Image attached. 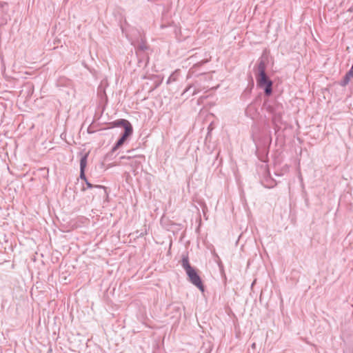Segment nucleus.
<instances>
[{"instance_id":"f257e3e1","label":"nucleus","mask_w":353,"mask_h":353,"mask_svg":"<svg viewBox=\"0 0 353 353\" xmlns=\"http://www.w3.org/2000/svg\"><path fill=\"white\" fill-rule=\"evenodd\" d=\"M181 265L185 270V272L189 278V281L193 285L196 286L201 292H203L204 285L202 283L201 277L196 272V270L190 265L188 256L183 255Z\"/></svg>"},{"instance_id":"f03ea898","label":"nucleus","mask_w":353,"mask_h":353,"mask_svg":"<svg viewBox=\"0 0 353 353\" xmlns=\"http://www.w3.org/2000/svg\"><path fill=\"white\" fill-rule=\"evenodd\" d=\"M115 126H123L124 128V132L114 146L112 148V151L113 152L124 144L127 139L132 135L133 132L132 125L128 120L125 119L117 120L115 122Z\"/></svg>"},{"instance_id":"7ed1b4c3","label":"nucleus","mask_w":353,"mask_h":353,"mask_svg":"<svg viewBox=\"0 0 353 353\" xmlns=\"http://www.w3.org/2000/svg\"><path fill=\"white\" fill-rule=\"evenodd\" d=\"M256 80L260 87H265V95L270 96L272 92V81L269 79L266 74H258Z\"/></svg>"},{"instance_id":"20e7f679","label":"nucleus","mask_w":353,"mask_h":353,"mask_svg":"<svg viewBox=\"0 0 353 353\" xmlns=\"http://www.w3.org/2000/svg\"><path fill=\"white\" fill-rule=\"evenodd\" d=\"M268 111L272 114V121L274 123L280 122L282 117V112L279 110L280 105H276V107L269 105Z\"/></svg>"},{"instance_id":"39448f33","label":"nucleus","mask_w":353,"mask_h":353,"mask_svg":"<svg viewBox=\"0 0 353 353\" xmlns=\"http://www.w3.org/2000/svg\"><path fill=\"white\" fill-rule=\"evenodd\" d=\"M8 12V4L7 3L0 2V17L1 18V21L0 22L1 24L6 23L8 20L10 19V16Z\"/></svg>"},{"instance_id":"423d86ee","label":"nucleus","mask_w":353,"mask_h":353,"mask_svg":"<svg viewBox=\"0 0 353 353\" xmlns=\"http://www.w3.org/2000/svg\"><path fill=\"white\" fill-rule=\"evenodd\" d=\"M88 154H84L80 160V178L85 182L88 180L85 174V169L87 165Z\"/></svg>"},{"instance_id":"0eeeda50","label":"nucleus","mask_w":353,"mask_h":353,"mask_svg":"<svg viewBox=\"0 0 353 353\" xmlns=\"http://www.w3.org/2000/svg\"><path fill=\"white\" fill-rule=\"evenodd\" d=\"M353 79V65H352L350 70L346 73L343 80L341 81L340 85L341 86L347 85L349 82Z\"/></svg>"},{"instance_id":"6e6552de","label":"nucleus","mask_w":353,"mask_h":353,"mask_svg":"<svg viewBox=\"0 0 353 353\" xmlns=\"http://www.w3.org/2000/svg\"><path fill=\"white\" fill-rule=\"evenodd\" d=\"M179 74H180L179 70H176L174 72H173L171 74V75L169 77V78L167 81V84H170L172 82L176 81L179 79Z\"/></svg>"},{"instance_id":"1a4fd4ad","label":"nucleus","mask_w":353,"mask_h":353,"mask_svg":"<svg viewBox=\"0 0 353 353\" xmlns=\"http://www.w3.org/2000/svg\"><path fill=\"white\" fill-rule=\"evenodd\" d=\"M133 157L132 156H122L121 157V159H131ZM135 159H144V156L143 155H139V156H134V157ZM141 163V161H138L137 159H135L134 161H133L131 164H134V165H139Z\"/></svg>"},{"instance_id":"9d476101","label":"nucleus","mask_w":353,"mask_h":353,"mask_svg":"<svg viewBox=\"0 0 353 353\" xmlns=\"http://www.w3.org/2000/svg\"><path fill=\"white\" fill-rule=\"evenodd\" d=\"M266 64L264 61L261 60L258 65L259 74H266L265 73Z\"/></svg>"},{"instance_id":"9b49d317","label":"nucleus","mask_w":353,"mask_h":353,"mask_svg":"<svg viewBox=\"0 0 353 353\" xmlns=\"http://www.w3.org/2000/svg\"><path fill=\"white\" fill-rule=\"evenodd\" d=\"M263 184L265 187L271 188L276 185V183L273 179H265L263 181Z\"/></svg>"},{"instance_id":"f8f14e48","label":"nucleus","mask_w":353,"mask_h":353,"mask_svg":"<svg viewBox=\"0 0 353 353\" xmlns=\"http://www.w3.org/2000/svg\"><path fill=\"white\" fill-rule=\"evenodd\" d=\"M85 184H86V187L83 186L81 188V190L83 192L85 191L87 188H92L93 187L98 188H103L102 185H93L88 180L85 181Z\"/></svg>"},{"instance_id":"ddd939ff","label":"nucleus","mask_w":353,"mask_h":353,"mask_svg":"<svg viewBox=\"0 0 353 353\" xmlns=\"http://www.w3.org/2000/svg\"><path fill=\"white\" fill-rule=\"evenodd\" d=\"M205 62H207V61H201L194 64L193 68L198 66V65H201L202 64L205 63Z\"/></svg>"},{"instance_id":"4468645a","label":"nucleus","mask_w":353,"mask_h":353,"mask_svg":"<svg viewBox=\"0 0 353 353\" xmlns=\"http://www.w3.org/2000/svg\"><path fill=\"white\" fill-rule=\"evenodd\" d=\"M191 88H192V85H188V86L185 88V90H184V92H183V93H185V92H187L188 91H189V90L191 89Z\"/></svg>"},{"instance_id":"2eb2a0df","label":"nucleus","mask_w":353,"mask_h":353,"mask_svg":"<svg viewBox=\"0 0 353 353\" xmlns=\"http://www.w3.org/2000/svg\"><path fill=\"white\" fill-rule=\"evenodd\" d=\"M200 90L199 89H194L192 94L194 95V94H196Z\"/></svg>"},{"instance_id":"dca6fc26","label":"nucleus","mask_w":353,"mask_h":353,"mask_svg":"<svg viewBox=\"0 0 353 353\" xmlns=\"http://www.w3.org/2000/svg\"><path fill=\"white\" fill-rule=\"evenodd\" d=\"M139 48L141 49V50H144L145 48V46L143 45V46H139Z\"/></svg>"},{"instance_id":"f3484780","label":"nucleus","mask_w":353,"mask_h":353,"mask_svg":"<svg viewBox=\"0 0 353 353\" xmlns=\"http://www.w3.org/2000/svg\"><path fill=\"white\" fill-rule=\"evenodd\" d=\"M192 70H193V68H192L191 69H190L189 73H190V72H194Z\"/></svg>"},{"instance_id":"a211bd4d","label":"nucleus","mask_w":353,"mask_h":353,"mask_svg":"<svg viewBox=\"0 0 353 353\" xmlns=\"http://www.w3.org/2000/svg\"><path fill=\"white\" fill-rule=\"evenodd\" d=\"M251 108H252V106H251V105H250V106L248 107V110H247V112H248L249 110H250Z\"/></svg>"}]
</instances>
